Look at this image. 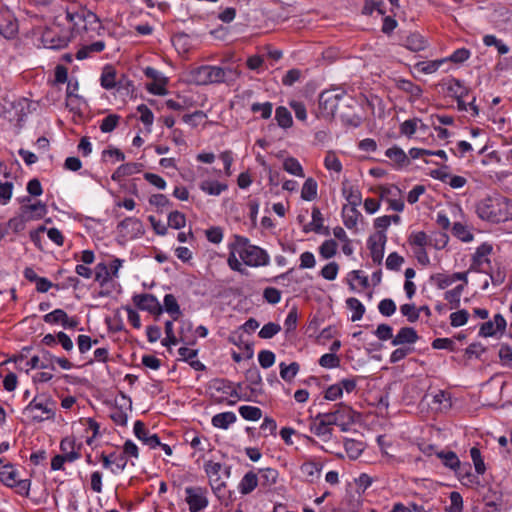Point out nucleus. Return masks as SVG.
<instances>
[{
  "instance_id": "23",
  "label": "nucleus",
  "mask_w": 512,
  "mask_h": 512,
  "mask_svg": "<svg viewBox=\"0 0 512 512\" xmlns=\"http://www.w3.org/2000/svg\"><path fill=\"white\" fill-rule=\"evenodd\" d=\"M163 311H166L173 320H177L182 314L177 299L173 294H166L164 297Z\"/></svg>"
},
{
  "instance_id": "59",
  "label": "nucleus",
  "mask_w": 512,
  "mask_h": 512,
  "mask_svg": "<svg viewBox=\"0 0 512 512\" xmlns=\"http://www.w3.org/2000/svg\"><path fill=\"white\" fill-rule=\"evenodd\" d=\"M483 42L486 46H495L500 54H506L509 52V47L494 35L484 36Z\"/></svg>"
},
{
  "instance_id": "14",
  "label": "nucleus",
  "mask_w": 512,
  "mask_h": 512,
  "mask_svg": "<svg viewBox=\"0 0 512 512\" xmlns=\"http://www.w3.org/2000/svg\"><path fill=\"white\" fill-rule=\"evenodd\" d=\"M101 86L107 90L115 88L117 85L119 88L132 86L130 80L121 79L116 81V72L112 67H106L101 75Z\"/></svg>"
},
{
  "instance_id": "43",
  "label": "nucleus",
  "mask_w": 512,
  "mask_h": 512,
  "mask_svg": "<svg viewBox=\"0 0 512 512\" xmlns=\"http://www.w3.org/2000/svg\"><path fill=\"white\" fill-rule=\"evenodd\" d=\"M283 169L292 175L304 177L303 168L296 158L289 157L285 159L283 162Z\"/></svg>"
},
{
  "instance_id": "55",
  "label": "nucleus",
  "mask_w": 512,
  "mask_h": 512,
  "mask_svg": "<svg viewBox=\"0 0 512 512\" xmlns=\"http://www.w3.org/2000/svg\"><path fill=\"white\" fill-rule=\"evenodd\" d=\"M280 330H281V327L279 324L274 323V322H269L261 328L258 335L262 339H270V338L274 337L277 333H279Z\"/></svg>"
},
{
  "instance_id": "39",
  "label": "nucleus",
  "mask_w": 512,
  "mask_h": 512,
  "mask_svg": "<svg viewBox=\"0 0 512 512\" xmlns=\"http://www.w3.org/2000/svg\"><path fill=\"white\" fill-rule=\"evenodd\" d=\"M324 218L321 214V211L318 207L312 208V222L310 225H313V231L316 233H323L325 235H329V228L323 227Z\"/></svg>"
},
{
  "instance_id": "4",
  "label": "nucleus",
  "mask_w": 512,
  "mask_h": 512,
  "mask_svg": "<svg viewBox=\"0 0 512 512\" xmlns=\"http://www.w3.org/2000/svg\"><path fill=\"white\" fill-rule=\"evenodd\" d=\"M334 407L333 411L318 413V418L326 419L331 426H339L343 432L348 431L350 425L356 421L357 413L344 403H338Z\"/></svg>"
},
{
  "instance_id": "8",
  "label": "nucleus",
  "mask_w": 512,
  "mask_h": 512,
  "mask_svg": "<svg viewBox=\"0 0 512 512\" xmlns=\"http://www.w3.org/2000/svg\"><path fill=\"white\" fill-rule=\"evenodd\" d=\"M67 17L70 19V21L78 19L79 21L83 22V29L86 32H94L97 35H100L104 30V27L102 26L98 16L91 11H83L82 13H78L76 15L68 14Z\"/></svg>"
},
{
  "instance_id": "56",
  "label": "nucleus",
  "mask_w": 512,
  "mask_h": 512,
  "mask_svg": "<svg viewBox=\"0 0 512 512\" xmlns=\"http://www.w3.org/2000/svg\"><path fill=\"white\" fill-rule=\"evenodd\" d=\"M275 354L270 350H261L258 353V361L262 368L267 369L274 365Z\"/></svg>"
},
{
  "instance_id": "42",
  "label": "nucleus",
  "mask_w": 512,
  "mask_h": 512,
  "mask_svg": "<svg viewBox=\"0 0 512 512\" xmlns=\"http://www.w3.org/2000/svg\"><path fill=\"white\" fill-rule=\"evenodd\" d=\"M345 450L351 459H357L363 452V444L354 439H347L344 442Z\"/></svg>"
},
{
  "instance_id": "50",
  "label": "nucleus",
  "mask_w": 512,
  "mask_h": 512,
  "mask_svg": "<svg viewBox=\"0 0 512 512\" xmlns=\"http://www.w3.org/2000/svg\"><path fill=\"white\" fill-rule=\"evenodd\" d=\"M337 247H338V245H337L336 241H334L332 239L326 240L319 247L320 255L324 259H330L336 254Z\"/></svg>"
},
{
  "instance_id": "62",
  "label": "nucleus",
  "mask_w": 512,
  "mask_h": 512,
  "mask_svg": "<svg viewBox=\"0 0 512 512\" xmlns=\"http://www.w3.org/2000/svg\"><path fill=\"white\" fill-rule=\"evenodd\" d=\"M319 364L324 368H335L340 365V359L334 353H327L320 357Z\"/></svg>"
},
{
  "instance_id": "40",
  "label": "nucleus",
  "mask_w": 512,
  "mask_h": 512,
  "mask_svg": "<svg viewBox=\"0 0 512 512\" xmlns=\"http://www.w3.org/2000/svg\"><path fill=\"white\" fill-rule=\"evenodd\" d=\"M149 203L156 207L157 212L163 213L172 207V202L164 194H153L149 198Z\"/></svg>"
},
{
  "instance_id": "1",
  "label": "nucleus",
  "mask_w": 512,
  "mask_h": 512,
  "mask_svg": "<svg viewBox=\"0 0 512 512\" xmlns=\"http://www.w3.org/2000/svg\"><path fill=\"white\" fill-rule=\"evenodd\" d=\"M190 75L195 84L210 85L234 81L240 76V72L230 67L202 65L193 69Z\"/></svg>"
},
{
  "instance_id": "60",
  "label": "nucleus",
  "mask_w": 512,
  "mask_h": 512,
  "mask_svg": "<svg viewBox=\"0 0 512 512\" xmlns=\"http://www.w3.org/2000/svg\"><path fill=\"white\" fill-rule=\"evenodd\" d=\"M338 271L339 265L336 262H330L321 269L320 275L324 279L332 281L337 277Z\"/></svg>"
},
{
  "instance_id": "16",
  "label": "nucleus",
  "mask_w": 512,
  "mask_h": 512,
  "mask_svg": "<svg viewBox=\"0 0 512 512\" xmlns=\"http://www.w3.org/2000/svg\"><path fill=\"white\" fill-rule=\"evenodd\" d=\"M310 431L324 441H329L333 436V429L326 419L318 418V414L310 424Z\"/></svg>"
},
{
  "instance_id": "44",
  "label": "nucleus",
  "mask_w": 512,
  "mask_h": 512,
  "mask_svg": "<svg viewBox=\"0 0 512 512\" xmlns=\"http://www.w3.org/2000/svg\"><path fill=\"white\" fill-rule=\"evenodd\" d=\"M239 413L245 420L249 421H257L262 416L261 409L255 406H241L239 407Z\"/></svg>"
},
{
  "instance_id": "28",
  "label": "nucleus",
  "mask_w": 512,
  "mask_h": 512,
  "mask_svg": "<svg viewBox=\"0 0 512 512\" xmlns=\"http://www.w3.org/2000/svg\"><path fill=\"white\" fill-rule=\"evenodd\" d=\"M386 156L398 166H406L409 164V159L406 153L399 147L393 146L386 150Z\"/></svg>"
},
{
  "instance_id": "47",
  "label": "nucleus",
  "mask_w": 512,
  "mask_h": 512,
  "mask_svg": "<svg viewBox=\"0 0 512 512\" xmlns=\"http://www.w3.org/2000/svg\"><path fill=\"white\" fill-rule=\"evenodd\" d=\"M120 116L117 114H109L106 116L101 124H100V130L103 133H110L112 132L119 124Z\"/></svg>"
},
{
  "instance_id": "10",
  "label": "nucleus",
  "mask_w": 512,
  "mask_h": 512,
  "mask_svg": "<svg viewBox=\"0 0 512 512\" xmlns=\"http://www.w3.org/2000/svg\"><path fill=\"white\" fill-rule=\"evenodd\" d=\"M492 252V246L487 243L481 244L473 255V261L470 269L477 272H487L486 265L490 264V260L487 257Z\"/></svg>"
},
{
  "instance_id": "37",
  "label": "nucleus",
  "mask_w": 512,
  "mask_h": 512,
  "mask_svg": "<svg viewBox=\"0 0 512 512\" xmlns=\"http://www.w3.org/2000/svg\"><path fill=\"white\" fill-rule=\"evenodd\" d=\"M444 62H446V59L420 61L415 64V68L423 74H432L435 73Z\"/></svg>"
},
{
  "instance_id": "11",
  "label": "nucleus",
  "mask_w": 512,
  "mask_h": 512,
  "mask_svg": "<svg viewBox=\"0 0 512 512\" xmlns=\"http://www.w3.org/2000/svg\"><path fill=\"white\" fill-rule=\"evenodd\" d=\"M506 329V320L501 314H496L492 321L484 322L480 325L479 336L491 337L498 332L503 333Z\"/></svg>"
},
{
  "instance_id": "64",
  "label": "nucleus",
  "mask_w": 512,
  "mask_h": 512,
  "mask_svg": "<svg viewBox=\"0 0 512 512\" xmlns=\"http://www.w3.org/2000/svg\"><path fill=\"white\" fill-rule=\"evenodd\" d=\"M502 365L512 366V348L509 345H501L498 351Z\"/></svg>"
},
{
  "instance_id": "24",
  "label": "nucleus",
  "mask_w": 512,
  "mask_h": 512,
  "mask_svg": "<svg viewBox=\"0 0 512 512\" xmlns=\"http://www.w3.org/2000/svg\"><path fill=\"white\" fill-rule=\"evenodd\" d=\"M236 415L233 412H223L216 414L212 417L211 423L214 427L220 429H227L231 424L236 421Z\"/></svg>"
},
{
  "instance_id": "3",
  "label": "nucleus",
  "mask_w": 512,
  "mask_h": 512,
  "mask_svg": "<svg viewBox=\"0 0 512 512\" xmlns=\"http://www.w3.org/2000/svg\"><path fill=\"white\" fill-rule=\"evenodd\" d=\"M56 405V402L49 397L36 396L25 407L24 413L29 415L33 421L42 422L54 419Z\"/></svg>"
},
{
  "instance_id": "61",
  "label": "nucleus",
  "mask_w": 512,
  "mask_h": 512,
  "mask_svg": "<svg viewBox=\"0 0 512 512\" xmlns=\"http://www.w3.org/2000/svg\"><path fill=\"white\" fill-rule=\"evenodd\" d=\"M379 312L386 317L393 315L396 311V304L392 299L386 298L378 304Z\"/></svg>"
},
{
  "instance_id": "54",
  "label": "nucleus",
  "mask_w": 512,
  "mask_h": 512,
  "mask_svg": "<svg viewBox=\"0 0 512 512\" xmlns=\"http://www.w3.org/2000/svg\"><path fill=\"white\" fill-rule=\"evenodd\" d=\"M469 319V313L465 309L458 310L456 312L451 313L450 315V324L453 327H460L467 323Z\"/></svg>"
},
{
  "instance_id": "12",
  "label": "nucleus",
  "mask_w": 512,
  "mask_h": 512,
  "mask_svg": "<svg viewBox=\"0 0 512 512\" xmlns=\"http://www.w3.org/2000/svg\"><path fill=\"white\" fill-rule=\"evenodd\" d=\"M18 33V22L14 16L8 12H0V34L6 39L14 38Z\"/></svg>"
},
{
  "instance_id": "22",
  "label": "nucleus",
  "mask_w": 512,
  "mask_h": 512,
  "mask_svg": "<svg viewBox=\"0 0 512 512\" xmlns=\"http://www.w3.org/2000/svg\"><path fill=\"white\" fill-rule=\"evenodd\" d=\"M258 475L253 471L247 472L239 483V491L243 495L251 493L258 485Z\"/></svg>"
},
{
  "instance_id": "34",
  "label": "nucleus",
  "mask_w": 512,
  "mask_h": 512,
  "mask_svg": "<svg viewBox=\"0 0 512 512\" xmlns=\"http://www.w3.org/2000/svg\"><path fill=\"white\" fill-rule=\"evenodd\" d=\"M464 291V284L457 285L455 288L448 290L444 294V298L451 305V309H457L460 306V298Z\"/></svg>"
},
{
  "instance_id": "45",
  "label": "nucleus",
  "mask_w": 512,
  "mask_h": 512,
  "mask_svg": "<svg viewBox=\"0 0 512 512\" xmlns=\"http://www.w3.org/2000/svg\"><path fill=\"white\" fill-rule=\"evenodd\" d=\"M343 195L348 201L349 207H358L362 202L361 192L354 188L350 187L349 189L343 188Z\"/></svg>"
},
{
  "instance_id": "57",
  "label": "nucleus",
  "mask_w": 512,
  "mask_h": 512,
  "mask_svg": "<svg viewBox=\"0 0 512 512\" xmlns=\"http://www.w3.org/2000/svg\"><path fill=\"white\" fill-rule=\"evenodd\" d=\"M273 105L271 102L265 103H253L251 105V111L253 113L260 112L263 119H269L272 114Z\"/></svg>"
},
{
  "instance_id": "5",
  "label": "nucleus",
  "mask_w": 512,
  "mask_h": 512,
  "mask_svg": "<svg viewBox=\"0 0 512 512\" xmlns=\"http://www.w3.org/2000/svg\"><path fill=\"white\" fill-rule=\"evenodd\" d=\"M185 494V501L190 512H200L209 504L206 496L207 491L202 487H186Z\"/></svg>"
},
{
  "instance_id": "7",
  "label": "nucleus",
  "mask_w": 512,
  "mask_h": 512,
  "mask_svg": "<svg viewBox=\"0 0 512 512\" xmlns=\"http://www.w3.org/2000/svg\"><path fill=\"white\" fill-rule=\"evenodd\" d=\"M132 300L138 309L147 311L156 317H159L163 313L162 305L153 294H136L133 296Z\"/></svg>"
},
{
  "instance_id": "20",
  "label": "nucleus",
  "mask_w": 512,
  "mask_h": 512,
  "mask_svg": "<svg viewBox=\"0 0 512 512\" xmlns=\"http://www.w3.org/2000/svg\"><path fill=\"white\" fill-rule=\"evenodd\" d=\"M258 473H259L258 483L263 488H266V489H268V488L272 487L274 484H276L278 476H279L278 471L274 468H262V469H259Z\"/></svg>"
},
{
  "instance_id": "33",
  "label": "nucleus",
  "mask_w": 512,
  "mask_h": 512,
  "mask_svg": "<svg viewBox=\"0 0 512 512\" xmlns=\"http://www.w3.org/2000/svg\"><path fill=\"white\" fill-rule=\"evenodd\" d=\"M279 367L280 376L286 382H291L295 378L300 369V365L297 362H292L289 365L282 362L280 363Z\"/></svg>"
},
{
  "instance_id": "30",
  "label": "nucleus",
  "mask_w": 512,
  "mask_h": 512,
  "mask_svg": "<svg viewBox=\"0 0 512 512\" xmlns=\"http://www.w3.org/2000/svg\"><path fill=\"white\" fill-rule=\"evenodd\" d=\"M105 48V42L104 41H96L92 44L85 45L82 48H80L77 53L76 57L79 60L85 59L89 57L92 53H99L103 51Z\"/></svg>"
},
{
  "instance_id": "38",
  "label": "nucleus",
  "mask_w": 512,
  "mask_h": 512,
  "mask_svg": "<svg viewBox=\"0 0 512 512\" xmlns=\"http://www.w3.org/2000/svg\"><path fill=\"white\" fill-rule=\"evenodd\" d=\"M347 307L353 311L351 321L355 322L360 320L364 313H365V307L364 305L354 297H350L346 300Z\"/></svg>"
},
{
  "instance_id": "49",
  "label": "nucleus",
  "mask_w": 512,
  "mask_h": 512,
  "mask_svg": "<svg viewBox=\"0 0 512 512\" xmlns=\"http://www.w3.org/2000/svg\"><path fill=\"white\" fill-rule=\"evenodd\" d=\"M112 279V275L110 274V270L105 263H99L95 269V280L99 282L101 285L106 284Z\"/></svg>"
},
{
  "instance_id": "27",
  "label": "nucleus",
  "mask_w": 512,
  "mask_h": 512,
  "mask_svg": "<svg viewBox=\"0 0 512 512\" xmlns=\"http://www.w3.org/2000/svg\"><path fill=\"white\" fill-rule=\"evenodd\" d=\"M199 187L203 192L213 196L220 195L223 191L227 190L228 188V186L224 183L211 180L202 181Z\"/></svg>"
},
{
  "instance_id": "46",
  "label": "nucleus",
  "mask_w": 512,
  "mask_h": 512,
  "mask_svg": "<svg viewBox=\"0 0 512 512\" xmlns=\"http://www.w3.org/2000/svg\"><path fill=\"white\" fill-rule=\"evenodd\" d=\"M210 486L214 492V494L218 497V499L223 500L226 498V483L221 480L220 475L209 478Z\"/></svg>"
},
{
  "instance_id": "6",
  "label": "nucleus",
  "mask_w": 512,
  "mask_h": 512,
  "mask_svg": "<svg viewBox=\"0 0 512 512\" xmlns=\"http://www.w3.org/2000/svg\"><path fill=\"white\" fill-rule=\"evenodd\" d=\"M477 213L480 218L491 221L499 222L502 218L499 200L496 198H486L477 205Z\"/></svg>"
},
{
  "instance_id": "51",
  "label": "nucleus",
  "mask_w": 512,
  "mask_h": 512,
  "mask_svg": "<svg viewBox=\"0 0 512 512\" xmlns=\"http://www.w3.org/2000/svg\"><path fill=\"white\" fill-rule=\"evenodd\" d=\"M430 281L433 282L439 289H445L454 283L452 274L437 273L430 277Z\"/></svg>"
},
{
  "instance_id": "13",
  "label": "nucleus",
  "mask_w": 512,
  "mask_h": 512,
  "mask_svg": "<svg viewBox=\"0 0 512 512\" xmlns=\"http://www.w3.org/2000/svg\"><path fill=\"white\" fill-rule=\"evenodd\" d=\"M134 434L135 436L143 442V444L149 446L154 449L161 445L160 439L157 434H151L148 429H146L144 423L142 421H136L134 423Z\"/></svg>"
},
{
  "instance_id": "32",
  "label": "nucleus",
  "mask_w": 512,
  "mask_h": 512,
  "mask_svg": "<svg viewBox=\"0 0 512 512\" xmlns=\"http://www.w3.org/2000/svg\"><path fill=\"white\" fill-rule=\"evenodd\" d=\"M396 86L398 89L410 94L415 98H419L423 92L422 88L419 85H416L410 80L406 79H398L396 81Z\"/></svg>"
},
{
  "instance_id": "18",
  "label": "nucleus",
  "mask_w": 512,
  "mask_h": 512,
  "mask_svg": "<svg viewBox=\"0 0 512 512\" xmlns=\"http://www.w3.org/2000/svg\"><path fill=\"white\" fill-rule=\"evenodd\" d=\"M403 46L412 52H419L427 48L428 41L420 33L414 32L404 39Z\"/></svg>"
},
{
  "instance_id": "21",
  "label": "nucleus",
  "mask_w": 512,
  "mask_h": 512,
  "mask_svg": "<svg viewBox=\"0 0 512 512\" xmlns=\"http://www.w3.org/2000/svg\"><path fill=\"white\" fill-rule=\"evenodd\" d=\"M143 165L140 163H126L120 165L112 174V180L120 181L126 176L138 173L142 170Z\"/></svg>"
},
{
  "instance_id": "36",
  "label": "nucleus",
  "mask_w": 512,
  "mask_h": 512,
  "mask_svg": "<svg viewBox=\"0 0 512 512\" xmlns=\"http://www.w3.org/2000/svg\"><path fill=\"white\" fill-rule=\"evenodd\" d=\"M0 480L4 485L12 488L19 480L17 479V471L12 465L4 466L0 471Z\"/></svg>"
},
{
  "instance_id": "2",
  "label": "nucleus",
  "mask_w": 512,
  "mask_h": 512,
  "mask_svg": "<svg viewBox=\"0 0 512 512\" xmlns=\"http://www.w3.org/2000/svg\"><path fill=\"white\" fill-rule=\"evenodd\" d=\"M229 249L237 251V254L247 266L259 267L269 264L270 258L267 252L250 244L249 239L244 236L234 235L233 242L229 244Z\"/></svg>"
},
{
  "instance_id": "19",
  "label": "nucleus",
  "mask_w": 512,
  "mask_h": 512,
  "mask_svg": "<svg viewBox=\"0 0 512 512\" xmlns=\"http://www.w3.org/2000/svg\"><path fill=\"white\" fill-rule=\"evenodd\" d=\"M321 466L315 462H305L301 465L300 471L309 483L316 482L321 475Z\"/></svg>"
},
{
  "instance_id": "17",
  "label": "nucleus",
  "mask_w": 512,
  "mask_h": 512,
  "mask_svg": "<svg viewBox=\"0 0 512 512\" xmlns=\"http://www.w3.org/2000/svg\"><path fill=\"white\" fill-rule=\"evenodd\" d=\"M419 339L416 330L412 327L401 328L397 335L392 339V345L414 344Z\"/></svg>"
},
{
  "instance_id": "35",
  "label": "nucleus",
  "mask_w": 512,
  "mask_h": 512,
  "mask_svg": "<svg viewBox=\"0 0 512 512\" xmlns=\"http://www.w3.org/2000/svg\"><path fill=\"white\" fill-rule=\"evenodd\" d=\"M275 119L278 125L284 129L290 128L293 124L291 113L284 106H279L276 108Z\"/></svg>"
},
{
  "instance_id": "29",
  "label": "nucleus",
  "mask_w": 512,
  "mask_h": 512,
  "mask_svg": "<svg viewBox=\"0 0 512 512\" xmlns=\"http://www.w3.org/2000/svg\"><path fill=\"white\" fill-rule=\"evenodd\" d=\"M437 457L442 460V463L454 470L457 471L460 468V460L455 452L453 451H440L436 453Z\"/></svg>"
},
{
  "instance_id": "53",
  "label": "nucleus",
  "mask_w": 512,
  "mask_h": 512,
  "mask_svg": "<svg viewBox=\"0 0 512 512\" xmlns=\"http://www.w3.org/2000/svg\"><path fill=\"white\" fill-rule=\"evenodd\" d=\"M43 320L48 324H57L68 320L67 313L62 309H55L54 311L44 315Z\"/></svg>"
},
{
  "instance_id": "26",
  "label": "nucleus",
  "mask_w": 512,
  "mask_h": 512,
  "mask_svg": "<svg viewBox=\"0 0 512 512\" xmlns=\"http://www.w3.org/2000/svg\"><path fill=\"white\" fill-rule=\"evenodd\" d=\"M342 216L344 225L348 229H352L356 227L358 218L361 216V213L358 211L357 207L343 206Z\"/></svg>"
},
{
  "instance_id": "58",
  "label": "nucleus",
  "mask_w": 512,
  "mask_h": 512,
  "mask_svg": "<svg viewBox=\"0 0 512 512\" xmlns=\"http://www.w3.org/2000/svg\"><path fill=\"white\" fill-rule=\"evenodd\" d=\"M470 456L474 463L475 470L478 474H483L486 470L484 461L481 456V452L477 447H472L470 449Z\"/></svg>"
},
{
  "instance_id": "63",
  "label": "nucleus",
  "mask_w": 512,
  "mask_h": 512,
  "mask_svg": "<svg viewBox=\"0 0 512 512\" xmlns=\"http://www.w3.org/2000/svg\"><path fill=\"white\" fill-rule=\"evenodd\" d=\"M400 311L411 323H414L419 319V311H417L414 304H403L400 307Z\"/></svg>"
},
{
  "instance_id": "41",
  "label": "nucleus",
  "mask_w": 512,
  "mask_h": 512,
  "mask_svg": "<svg viewBox=\"0 0 512 512\" xmlns=\"http://www.w3.org/2000/svg\"><path fill=\"white\" fill-rule=\"evenodd\" d=\"M246 380L251 384L250 390L252 393L259 392L258 386L262 384V377L256 367L250 368L245 373Z\"/></svg>"
},
{
  "instance_id": "31",
  "label": "nucleus",
  "mask_w": 512,
  "mask_h": 512,
  "mask_svg": "<svg viewBox=\"0 0 512 512\" xmlns=\"http://www.w3.org/2000/svg\"><path fill=\"white\" fill-rule=\"evenodd\" d=\"M318 185L313 178H308L301 190V198L305 201H312L317 197Z\"/></svg>"
},
{
  "instance_id": "9",
  "label": "nucleus",
  "mask_w": 512,
  "mask_h": 512,
  "mask_svg": "<svg viewBox=\"0 0 512 512\" xmlns=\"http://www.w3.org/2000/svg\"><path fill=\"white\" fill-rule=\"evenodd\" d=\"M386 240L387 237L384 231H378L368 240V247L370 250L371 258L377 264H381L383 260Z\"/></svg>"
},
{
  "instance_id": "15",
  "label": "nucleus",
  "mask_w": 512,
  "mask_h": 512,
  "mask_svg": "<svg viewBox=\"0 0 512 512\" xmlns=\"http://www.w3.org/2000/svg\"><path fill=\"white\" fill-rule=\"evenodd\" d=\"M42 42L46 48L61 49L68 45L69 38L66 35L59 36L53 30L47 29L42 34Z\"/></svg>"
},
{
  "instance_id": "48",
  "label": "nucleus",
  "mask_w": 512,
  "mask_h": 512,
  "mask_svg": "<svg viewBox=\"0 0 512 512\" xmlns=\"http://www.w3.org/2000/svg\"><path fill=\"white\" fill-rule=\"evenodd\" d=\"M186 225V217L183 213L175 210L168 215V226L174 229H181Z\"/></svg>"
},
{
  "instance_id": "52",
  "label": "nucleus",
  "mask_w": 512,
  "mask_h": 512,
  "mask_svg": "<svg viewBox=\"0 0 512 512\" xmlns=\"http://www.w3.org/2000/svg\"><path fill=\"white\" fill-rule=\"evenodd\" d=\"M324 165L328 170H333L337 173H340L342 171V164L339 158L336 156L335 152L333 151L327 152L324 159Z\"/></svg>"
},
{
  "instance_id": "25",
  "label": "nucleus",
  "mask_w": 512,
  "mask_h": 512,
  "mask_svg": "<svg viewBox=\"0 0 512 512\" xmlns=\"http://www.w3.org/2000/svg\"><path fill=\"white\" fill-rule=\"evenodd\" d=\"M447 92L455 98H464L468 95V88L458 79L451 78L447 82Z\"/></svg>"
}]
</instances>
